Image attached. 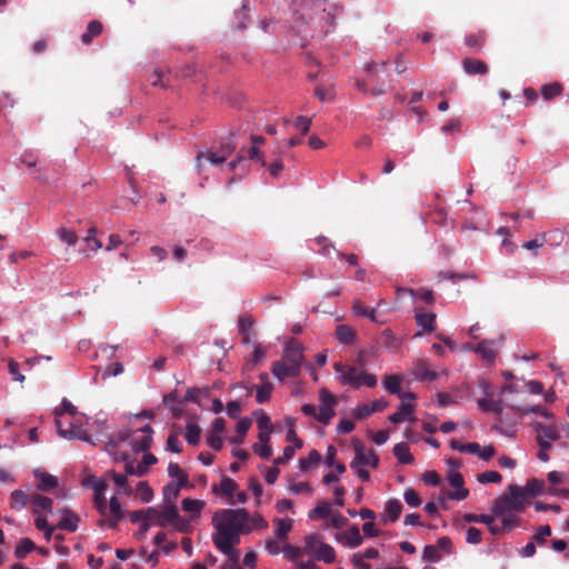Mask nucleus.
<instances>
[{"label": "nucleus", "instance_id": "nucleus-51", "mask_svg": "<svg viewBox=\"0 0 569 569\" xmlns=\"http://www.w3.org/2000/svg\"><path fill=\"white\" fill-rule=\"evenodd\" d=\"M325 542L321 539V536L318 533L309 535L305 541V551L313 557L318 551L319 545H323Z\"/></svg>", "mask_w": 569, "mask_h": 569}, {"label": "nucleus", "instance_id": "nucleus-12", "mask_svg": "<svg viewBox=\"0 0 569 569\" xmlns=\"http://www.w3.org/2000/svg\"><path fill=\"white\" fill-rule=\"evenodd\" d=\"M256 390V401L258 403L267 402L273 391V383L269 373L262 372L259 375V382L256 386H251V391Z\"/></svg>", "mask_w": 569, "mask_h": 569}, {"label": "nucleus", "instance_id": "nucleus-13", "mask_svg": "<svg viewBox=\"0 0 569 569\" xmlns=\"http://www.w3.org/2000/svg\"><path fill=\"white\" fill-rule=\"evenodd\" d=\"M448 481L451 487L456 489L453 492H448L446 498L449 500H463L468 497L469 490L463 487V477L460 472H450Z\"/></svg>", "mask_w": 569, "mask_h": 569}, {"label": "nucleus", "instance_id": "nucleus-9", "mask_svg": "<svg viewBox=\"0 0 569 569\" xmlns=\"http://www.w3.org/2000/svg\"><path fill=\"white\" fill-rule=\"evenodd\" d=\"M123 512L121 505L116 496H112L107 503V515L101 516V520L98 522L100 527H108L116 529L119 521L122 519Z\"/></svg>", "mask_w": 569, "mask_h": 569}, {"label": "nucleus", "instance_id": "nucleus-57", "mask_svg": "<svg viewBox=\"0 0 569 569\" xmlns=\"http://www.w3.org/2000/svg\"><path fill=\"white\" fill-rule=\"evenodd\" d=\"M497 518L495 513L492 515H477V513H465L462 516L463 521L468 523H485L488 526L489 522H492Z\"/></svg>", "mask_w": 569, "mask_h": 569}, {"label": "nucleus", "instance_id": "nucleus-59", "mask_svg": "<svg viewBox=\"0 0 569 569\" xmlns=\"http://www.w3.org/2000/svg\"><path fill=\"white\" fill-rule=\"evenodd\" d=\"M359 380L356 381L353 388H360L361 386H367L369 388H372L377 385V378L375 375L369 373L367 371H360L358 377Z\"/></svg>", "mask_w": 569, "mask_h": 569}, {"label": "nucleus", "instance_id": "nucleus-53", "mask_svg": "<svg viewBox=\"0 0 569 569\" xmlns=\"http://www.w3.org/2000/svg\"><path fill=\"white\" fill-rule=\"evenodd\" d=\"M168 475L170 478L174 479V482L179 485L188 483V476L183 472V470L179 467L178 463L170 462L168 466Z\"/></svg>", "mask_w": 569, "mask_h": 569}, {"label": "nucleus", "instance_id": "nucleus-11", "mask_svg": "<svg viewBox=\"0 0 569 569\" xmlns=\"http://www.w3.org/2000/svg\"><path fill=\"white\" fill-rule=\"evenodd\" d=\"M379 465V458L372 450H366L361 445L356 446L355 448V458L350 462V468H356L357 466H368L376 469Z\"/></svg>", "mask_w": 569, "mask_h": 569}, {"label": "nucleus", "instance_id": "nucleus-49", "mask_svg": "<svg viewBox=\"0 0 569 569\" xmlns=\"http://www.w3.org/2000/svg\"><path fill=\"white\" fill-rule=\"evenodd\" d=\"M563 91V86L560 82H552L542 86L541 94L545 100L550 101L553 98L560 96Z\"/></svg>", "mask_w": 569, "mask_h": 569}, {"label": "nucleus", "instance_id": "nucleus-7", "mask_svg": "<svg viewBox=\"0 0 569 569\" xmlns=\"http://www.w3.org/2000/svg\"><path fill=\"white\" fill-rule=\"evenodd\" d=\"M72 418L73 420L68 422V428H64L62 420L56 419L57 433L64 439H79L84 442L93 443L92 438L82 428L81 417L76 416Z\"/></svg>", "mask_w": 569, "mask_h": 569}, {"label": "nucleus", "instance_id": "nucleus-39", "mask_svg": "<svg viewBox=\"0 0 569 569\" xmlns=\"http://www.w3.org/2000/svg\"><path fill=\"white\" fill-rule=\"evenodd\" d=\"M10 499V507L14 510H21L30 502V495H27L21 489H16L11 492Z\"/></svg>", "mask_w": 569, "mask_h": 569}, {"label": "nucleus", "instance_id": "nucleus-28", "mask_svg": "<svg viewBox=\"0 0 569 569\" xmlns=\"http://www.w3.org/2000/svg\"><path fill=\"white\" fill-rule=\"evenodd\" d=\"M467 450L468 453L475 455L483 461H489L496 452L492 446L481 447L478 442H469Z\"/></svg>", "mask_w": 569, "mask_h": 569}, {"label": "nucleus", "instance_id": "nucleus-25", "mask_svg": "<svg viewBox=\"0 0 569 569\" xmlns=\"http://www.w3.org/2000/svg\"><path fill=\"white\" fill-rule=\"evenodd\" d=\"M112 455H114V459L116 460L126 461V466H124L126 475L142 477V476H144L147 473V470L143 468V466H141L139 462L138 463H133L131 460H129V456L127 453H121V455L118 456L113 451Z\"/></svg>", "mask_w": 569, "mask_h": 569}, {"label": "nucleus", "instance_id": "nucleus-2", "mask_svg": "<svg viewBox=\"0 0 569 569\" xmlns=\"http://www.w3.org/2000/svg\"><path fill=\"white\" fill-rule=\"evenodd\" d=\"M153 430L149 425L136 430L123 429L110 437L107 446L110 453L121 443H128L134 452H146L151 445Z\"/></svg>", "mask_w": 569, "mask_h": 569}, {"label": "nucleus", "instance_id": "nucleus-34", "mask_svg": "<svg viewBox=\"0 0 569 569\" xmlns=\"http://www.w3.org/2000/svg\"><path fill=\"white\" fill-rule=\"evenodd\" d=\"M336 338L341 345H350L356 338V332L348 325H339L336 329Z\"/></svg>", "mask_w": 569, "mask_h": 569}, {"label": "nucleus", "instance_id": "nucleus-4", "mask_svg": "<svg viewBox=\"0 0 569 569\" xmlns=\"http://www.w3.org/2000/svg\"><path fill=\"white\" fill-rule=\"evenodd\" d=\"M147 518L151 526L164 528L171 525L180 531L184 529L186 521L179 516L176 505H163L162 510L150 507L147 509Z\"/></svg>", "mask_w": 569, "mask_h": 569}, {"label": "nucleus", "instance_id": "nucleus-32", "mask_svg": "<svg viewBox=\"0 0 569 569\" xmlns=\"http://www.w3.org/2000/svg\"><path fill=\"white\" fill-rule=\"evenodd\" d=\"M331 516V505L328 501H320L308 512L310 520H322Z\"/></svg>", "mask_w": 569, "mask_h": 569}, {"label": "nucleus", "instance_id": "nucleus-50", "mask_svg": "<svg viewBox=\"0 0 569 569\" xmlns=\"http://www.w3.org/2000/svg\"><path fill=\"white\" fill-rule=\"evenodd\" d=\"M513 410H517L519 412H522L523 415H528V413H537V415H540L542 417H545L546 419H553L555 416L552 412L548 411L545 407L542 406H530V407H526V408H521V407H516V406H510Z\"/></svg>", "mask_w": 569, "mask_h": 569}, {"label": "nucleus", "instance_id": "nucleus-6", "mask_svg": "<svg viewBox=\"0 0 569 569\" xmlns=\"http://www.w3.org/2000/svg\"><path fill=\"white\" fill-rule=\"evenodd\" d=\"M303 365L305 360L282 353L281 360L272 363L271 371L279 381H283L287 378H298Z\"/></svg>", "mask_w": 569, "mask_h": 569}, {"label": "nucleus", "instance_id": "nucleus-30", "mask_svg": "<svg viewBox=\"0 0 569 569\" xmlns=\"http://www.w3.org/2000/svg\"><path fill=\"white\" fill-rule=\"evenodd\" d=\"M234 146L231 143V141L223 142L221 144V150L219 152L217 151H210L207 153V159L213 163L219 164L222 163L228 156L232 152Z\"/></svg>", "mask_w": 569, "mask_h": 569}, {"label": "nucleus", "instance_id": "nucleus-18", "mask_svg": "<svg viewBox=\"0 0 569 569\" xmlns=\"http://www.w3.org/2000/svg\"><path fill=\"white\" fill-rule=\"evenodd\" d=\"M61 520L58 522L57 528L74 532L79 527V517L72 510L63 508L60 511Z\"/></svg>", "mask_w": 569, "mask_h": 569}, {"label": "nucleus", "instance_id": "nucleus-63", "mask_svg": "<svg viewBox=\"0 0 569 569\" xmlns=\"http://www.w3.org/2000/svg\"><path fill=\"white\" fill-rule=\"evenodd\" d=\"M502 477L498 471L489 470L477 476L480 483H499Z\"/></svg>", "mask_w": 569, "mask_h": 569}, {"label": "nucleus", "instance_id": "nucleus-58", "mask_svg": "<svg viewBox=\"0 0 569 569\" xmlns=\"http://www.w3.org/2000/svg\"><path fill=\"white\" fill-rule=\"evenodd\" d=\"M248 430H249V418L248 417L241 418L237 426V435L231 437L230 441L234 442V443L241 442L244 439Z\"/></svg>", "mask_w": 569, "mask_h": 569}, {"label": "nucleus", "instance_id": "nucleus-54", "mask_svg": "<svg viewBox=\"0 0 569 569\" xmlns=\"http://www.w3.org/2000/svg\"><path fill=\"white\" fill-rule=\"evenodd\" d=\"M36 548L33 541L29 538H22L16 547L14 556L18 559L24 558L29 552Z\"/></svg>", "mask_w": 569, "mask_h": 569}, {"label": "nucleus", "instance_id": "nucleus-36", "mask_svg": "<svg viewBox=\"0 0 569 569\" xmlns=\"http://www.w3.org/2000/svg\"><path fill=\"white\" fill-rule=\"evenodd\" d=\"M103 26L98 20H92L88 23L87 31L81 36V41L84 44L91 43V41L101 34Z\"/></svg>", "mask_w": 569, "mask_h": 569}, {"label": "nucleus", "instance_id": "nucleus-31", "mask_svg": "<svg viewBox=\"0 0 569 569\" xmlns=\"http://www.w3.org/2000/svg\"><path fill=\"white\" fill-rule=\"evenodd\" d=\"M477 405L481 411L493 412L496 415L502 413V411L506 407V405L503 403V401L501 399L492 400V399L482 398L477 401Z\"/></svg>", "mask_w": 569, "mask_h": 569}, {"label": "nucleus", "instance_id": "nucleus-24", "mask_svg": "<svg viewBox=\"0 0 569 569\" xmlns=\"http://www.w3.org/2000/svg\"><path fill=\"white\" fill-rule=\"evenodd\" d=\"M390 422L401 423L406 420L413 422L416 420L413 416V406L408 402H402L393 415L389 417Z\"/></svg>", "mask_w": 569, "mask_h": 569}, {"label": "nucleus", "instance_id": "nucleus-10", "mask_svg": "<svg viewBox=\"0 0 569 569\" xmlns=\"http://www.w3.org/2000/svg\"><path fill=\"white\" fill-rule=\"evenodd\" d=\"M320 406L317 420L323 425H328L335 416L333 407L336 405V398L326 389L320 391Z\"/></svg>", "mask_w": 569, "mask_h": 569}, {"label": "nucleus", "instance_id": "nucleus-15", "mask_svg": "<svg viewBox=\"0 0 569 569\" xmlns=\"http://www.w3.org/2000/svg\"><path fill=\"white\" fill-rule=\"evenodd\" d=\"M388 402L385 398L373 400L371 403L359 405L353 409V417L358 420L365 419L373 412L382 411L387 408Z\"/></svg>", "mask_w": 569, "mask_h": 569}, {"label": "nucleus", "instance_id": "nucleus-52", "mask_svg": "<svg viewBox=\"0 0 569 569\" xmlns=\"http://www.w3.org/2000/svg\"><path fill=\"white\" fill-rule=\"evenodd\" d=\"M200 433L201 429L197 423H187L184 439L189 445H197L200 440Z\"/></svg>", "mask_w": 569, "mask_h": 569}, {"label": "nucleus", "instance_id": "nucleus-16", "mask_svg": "<svg viewBox=\"0 0 569 569\" xmlns=\"http://www.w3.org/2000/svg\"><path fill=\"white\" fill-rule=\"evenodd\" d=\"M272 432L273 429L259 430V443H254L252 447L253 451L262 459H269L272 455L271 447L269 446Z\"/></svg>", "mask_w": 569, "mask_h": 569}, {"label": "nucleus", "instance_id": "nucleus-62", "mask_svg": "<svg viewBox=\"0 0 569 569\" xmlns=\"http://www.w3.org/2000/svg\"><path fill=\"white\" fill-rule=\"evenodd\" d=\"M57 236L59 239L67 246L72 247L77 243L78 237L77 234L67 228H59L57 230Z\"/></svg>", "mask_w": 569, "mask_h": 569}, {"label": "nucleus", "instance_id": "nucleus-40", "mask_svg": "<svg viewBox=\"0 0 569 569\" xmlns=\"http://www.w3.org/2000/svg\"><path fill=\"white\" fill-rule=\"evenodd\" d=\"M107 476H109L113 480L114 485L118 488V493H124L126 496L132 495L133 490L128 485L127 477L124 475H120L114 471H109Z\"/></svg>", "mask_w": 569, "mask_h": 569}, {"label": "nucleus", "instance_id": "nucleus-1", "mask_svg": "<svg viewBox=\"0 0 569 569\" xmlns=\"http://www.w3.org/2000/svg\"><path fill=\"white\" fill-rule=\"evenodd\" d=\"M249 513L246 509H219L213 513L212 541L221 553L230 552L231 547L240 542V536L246 531Z\"/></svg>", "mask_w": 569, "mask_h": 569}, {"label": "nucleus", "instance_id": "nucleus-41", "mask_svg": "<svg viewBox=\"0 0 569 569\" xmlns=\"http://www.w3.org/2000/svg\"><path fill=\"white\" fill-rule=\"evenodd\" d=\"M487 33L480 30L466 37V46L476 51H480L486 42Z\"/></svg>", "mask_w": 569, "mask_h": 569}, {"label": "nucleus", "instance_id": "nucleus-29", "mask_svg": "<svg viewBox=\"0 0 569 569\" xmlns=\"http://www.w3.org/2000/svg\"><path fill=\"white\" fill-rule=\"evenodd\" d=\"M533 428L538 432L537 437H542V439L557 441L560 438V432L555 425H543L541 422H536Z\"/></svg>", "mask_w": 569, "mask_h": 569}, {"label": "nucleus", "instance_id": "nucleus-23", "mask_svg": "<svg viewBox=\"0 0 569 569\" xmlns=\"http://www.w3.org/2000/svg\"><path fill=\"white\" fill-rule=\"evenodd\" d=\"M462 68L466 73L475 76V74H486L489 70L487 63L482 60L475 58H465L462 60Z\"/></svg>", "mask_w": 569, "mask_h": 569}, {"label": "nucleus", "instance_id": "nucleus-33", "mask_svg": "<svg viewBox=\"0 0 569 569\" xmlns=\"http://www.w3.org/2000/svg\"><path fill=\"white\" fill-rule=\"evenodd\" d=\"M187 485H179L178 482H169L163 487V505H174L179 497L180 490Z\"/></svg>", "mask_w": 569, "mask_h": 569}, {"label": "nucleus", "instance_id": "nucleus-8", "mask_svg": "<svg viewBox=\"0 0 569 569\" xmlns=\"http://www.w3.org/2000/svg\"><path fill=\"white\" fill-rule=\"evenodd\" d=\"M296 21L301 20L303 23L313 22L316 19L327 18L326 9L322 8L321 3H310L306 1L301 4L300 10L296 11Z\"/></svg>", "mask_w": 569, "mask_h": 569}, {"label": "nucleus", "instance_id": "nucleus-48", "mask_svg": "<svg viewBox=\"0 0 569 569\" xmlns=\"http://www.w3.org/2000/svg\"><path fill=\"white\" fill-rule=\"evenodd\" d=\"M82 486L84 488H89L93 491V493H97V492H101V491H107V485L106 482L93 476V475H89L87 476L83 480H82Z\"/></svg>", "mask_w": 569, "mask_h": 569}, {"label": "nucleus", "instance_id": "nucleus-21", "mask_svg": "<svg viewBox=\"0 0 569 569\" xmlns=\"http://www.w3.org/2000/svg\"><path fill=\"white\" fill-rule=\"evenodd\" d=\"M264 142V138L261 136H251V164L258 168L264 169L267 161L264 153L259 150V146Z\"/></svg>", "mask_w": 569, "mask_h": 569}, {"label": "nucleus", "instance_id": "nucleus-5", "mask_svg": "<svg viewBox=\"0 0 569 569\" xmlns=\"http://www.w3.org/2000/svg\"><path fill=\"white\" fill-rule=\"evenodd\" d=\"M211 492L224 499V503L240 505L247 501V493L239 491V485L229 477H223L221 481L211 487Z\"/></svg>", "mask_w": 569, "mask_h": 569}, {"label": "nucleus", "instance_id": "nucleus-55", "mask_svg": "<svg viewBox=\"0 0 569 569\" xmlns=\"http://www.w3.org/2000/svg\"><path fill=\"white\" fill-rule=\"evenodd\" d=\"M204 502L197 499L186 498L181 501V507L186 512L199 516Z\"/></svg>", "mask_w": 569, "mask_h": 569}, {"label": "nucleus", "instance_id": "nucleus-43", "mask_svg": "<svg viewBox=\"0 0 569 569\" xmlns=\"http://www.w3.org/2000/svg\"><path fill=\"white\" fill-rule=\"evenodd\" d=\"M546 485L542 480L533 478L530 479L526 486L521 487L523 489L525 496H539L545 492Z\"/></svg>", "mask_w": 569, "mask_h": 569}, {"label": "nucleus", "instance_id": "nucleus-56", "mask_svg": "<svg viewBox=\"0 0 569 569\" xmlns=\"http://www.w3.org/2000/svg\"><path fill=\"white\" fill-rule=\"evenodd\" d=\"M251 416L256 419L259 430L273 429L270 417L262 409L253 411Z\"/></svg>", "mask_w": 569, "mask_h": 569}, {"label": "nucleus", "instance_id": "nucleus-38", "mask_svg": "<svg viewBox=\"0 0 569 569\" xmlns=\"http://www.w3.org/2000/svg\"><path fill=\"white\" fill-rule=\"evenodd\" d=\"M416 321L422 329L431 331L435 328L436 315L433 312L417 310Z\"/></svg>", "mask_w": 569, "mask_h": 569}, {"label": "nucleus", "instance_id": "nucleus-35", "mask_svg": "<svg viewBox=\"0 0 569 569\" xmlns=\"http://www.w3.org/2000/svg\"><path fill=\"white\" fill-rule=\"evenodd\" d=\"M312 558L325 563H332L336 560V551L328 543L319 545L318 551Z\"/></svg>", "mask_w": 569, "mask_h": 569}, {"label": "nucleus", "instance_id": "nucleus-3", "mask_svg": "<svg viewBox=\"0 0 569 569\" xmlns=\"http://www.w3.org/2000/svg\"><path fill=\"white\" fill-rule=\"evenodd\" d=\"M508 490L509 493L498 498L491 508L496 517L500 518V516L508 512H520L525 510L528 503L523 489L520 486L509 485Z\"/></svg>", "mask_w": 569, "mask_h": 569}, {"label": "nucleus", "instance_id": "nucleus-26", "mask_svg": "<svg viewBox=\"0 0 569 569\" xmlns=\"http://www.w3.org/2000/svg\"><path fill=\"white\" fill-rule=\"evenodd\" d=\"M33 475L37 479H39L37 489L40 491H48L58 485V479L43 470H34Z\"/></svg>", "mask_w": 569, "mask_h": 569}, {"label": "nucleus", "instance_id": "nucleus-37", "mask_svg": "<svg viewBox=\"0 0 569 569\" xmlns=\"http://www.w3.org/2000/svg\"><path fill=\"white\" fill-rule=\"evenodd\" d=\"M392 452L400 463L409 465L413 462V457L410 453L409 446L405 442L395 445Z\"/></svg>", "mask_w": 569, "mask_h": 569}, {"label": "nucleus", "instance_id": "nucleus-60", "mask_svg": "<svg viewBox=\"0 0 569 569\" xmlns=\"http://www.w3.org/2000/svg\"><path fill=\"white\" fill-rule=\"evenodd\" d=\"M408 295H410L413 299H420L425 301L427 305L433 303V295L430 289L420 288L417 290H408Z\"/></svg>", "mask_w": 569, "mask_h": 569}, {"label": "nucleus", "instance_id": "nucleus-42", "mask_svg": "<svg viewBox=\"0 0 569 569\" xmlns=\"http://www.w3.org/2000/svg\"><path fill=\"white\" fill-rule=\"evenodd\" d=\"M305 346L296 339H290L286 342L283 350L284 356L295 357L305 360L303 357Z\"/></svg>", "mask_w": 569, "mask_h": 569}, {"label": "nucleus", "instance_id": "nucleus-14", "mask_svg": "<svg viewBox=\"0 0 569 569\" xmlns=\"http://www.w3.org/2000/svg\"><path fill=\"white\" fill-rule=\"evenodd\" d=\"M505 338L501 335L498 339H486L477 345V353L486 361H493L497 355L496 348L500 347Z\"/></svg>", "mask_w": 569, "mask_h": 569}, {"label": "nucleus", "instance_id": "nucleus-46", "mask_svg": "<svg viewBox=\"0 0 569 569\" xmlns=\"http://www.w3.org/2000/svg\"><path fill=\"white\" fill-rule=\"evenodd\" d=\"M82 486L84 488H89L93 491V493H97V492H101V491H107V485L106 482L93 476V475H89L87 476L83 480H82Z\"/></svg>", "mask_w": 569, "mask_h": 569}, {"label": "nucleus", "instance_id": "nucleus-44", "mask_svg": "<svg viewBox=\"0 0 569 569\" xmlns=\"http://www.w3.org/2000/svg\"><path fill=\"white\" fill-rule=\"evenodd\" d=\"M401 377L397 376V375H387L385 376L383 380H382V386L385 388V390H387L388 392L392 393V395H401V388H400V385H401Z\"/></svg>", "mask_w": 569, "mask_h": 569}, {"label": "nucleus", "instance_id": "nucleus-61", "mask_svg": "<svg viewBox=\"0 0 569 569\" xmlns=\"http://www.w3.org/2000/svg\"><path fill=\"white\" fill-rule=\"evenodd\" d=\"M352 310L357 316L369 318L371 321L377 322L376 309H368L362 306L359 300H356Z\"/></svg>", "mask_w": 569, "mask_h": 569}, {"label": "nucleus", "instance_id": "nucleus-22", "mask_svg": "<svg viewBox=\"0 0 569 569\" xmlns=\"http://www.w3.org/2000/svg\"><path fill=\"white\" fill-rule=\"evenodd\" d=\"M30 502L32 503L31 512L33 515H40L41 511L52 512L53 501L51 498L46 496L33 493L30 495Z\"/></svg>", "mask_w": 569, "mask_h": 569}, {"label": "nucleus", "instance_id": "nucleus-47", "mask_svg": "<svg viewBox=\"0 0 569 569\" xmlns=\"http://www.w3.org/2000/svg\"><path fill=\"white\" fill-rule=\"evenodd\" d=\"M82 486L84 488H89L93 491V493H97V492H101V491H107V485L106 482L93 476V475H89L87 476L83 480H82Z\"/></svg>", "mask_w": 569, "mask_h": 569}, {"label": "nucleus", "instance_id": "nucleus-45", "mask_svg": "<svg viewBox=\"0 0 569 569\" xmlns=\"http://www.w3.org/2000/svg\"><path fill=\"white\" fill-rule=\"evenodd\" d=\"M321 460V455L317 450H311L307 458L299 459V469L301 471H309L316 467Z\"/></svg>", "mask_w": 569, "mask_h": 569}, {"label": "nucleus", "instance_id": "nucleus-19", "mask_svg": "<svg viewBox=\"0 0 569 569\" xmlns=\"http://www.w3.org/2000/svg\"><path fill=\"white\" fill-rule=\"evenodd\" d=\"M412 375L416 380L420 381H432L438 378V373L429 369L427 361L423 359L415 363L412 368Z\"/></svg>", "mask_w": 569, "mask_h": 569}, {"label": "nucleus", "instance_id": "nucleus-27", "mask_svg": "<svg viewBox=\"0 0 569 569\" xmlns=\"http://www.w3.org/2000/svg\"><path fill=\"white\" fill-rule=\"evenodd\" d=\"M542 237H543L542 244H545V247L555 248V247H560V246H569V242L566 241L565 233L560 230L556 229V230L542 233Z\"/></svg>", "mask_w": 569, "mask_h": 569}, {"label": "nucleus", "instance_id": "nucleus-20", "mask_svg": "<svg viewBox=\"0 0 569 569\" xmlns=\"http://www.w3.org/2000/svg\"><path fill=\"white\" fill-rule=\"evenodd\" d=\"M402 511V505L398 499H389L385 505V511L381 517V520L387 522H396Z\"/></svg>", "mask_w": 569, "mask_h": 569}, {"label": "nucleus", "instance_id": "nucleus-17", "mask_svg": "<svg viewBox=\"0 0 569 569\" xmlns=\"http://www.w3.org/2000/svg\"><path fill=\"white\" fill-rule=\"evenodd\" d=\"M336 538L340 543L351 549L359 547L363 541V537L361 536L359 528L356 526H352L349 530L337 535Z\"/></svg>", "mask_w": 569, "mask_h": 569}, {"label": "nucleus", "instance_id": "nucleus-64", "mask_svg": "<svg viewBox=\"0 0 569 569\" xmlns=\"http://www.w3.org/2000/svg\"><path fill=\"white\" fill-rule=\"evenodd\" d=\"M291 529V520H283L278 519L277 520V528L274 530V538L282 540L287 537L288 532Z\"/></svg>", "mask_w": 569, "mask_h": 569}]
</instances>
